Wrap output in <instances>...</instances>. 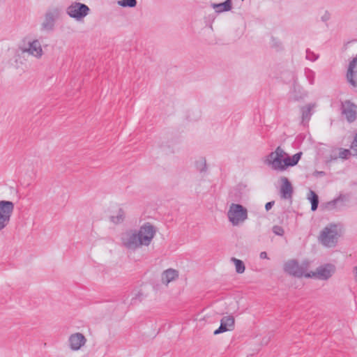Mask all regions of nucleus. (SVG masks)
<instances>
[{
  "instance_id": "nucleus-1",
  "label": "nucleus",
  "mask_w": 357,
  "mask_h": 357,
  "mask_svg": "<svg viewBox=\"0 0 357 357\" xmlns=\"http://www.w3.org/2000/svg\"><path fill=\"white\" fill-rule=\"evenodd\" d=\"M155 234V227L149 222L144 223L139 229L128 230L122 236L123 245L135 250L142 245L148 246Z\"/></svg>"
},
{
  "instance_id": "nucleus-2",
  "label": "nucleus",
  "mask_w": 357,
  "mask_h": 357,
  "mask_svg": "<svg viewBox=\"0 0 357 357\" xmlns=\"http://www.w3.org/2000/svg\"><path fill=\"white\" fill-rule=\"evenodd\" d=\"M302 152H298L290 156L280 146L271 152L266 157V164L273 170L284 172L288 167L296 166L301 158Z\"/></svg>"
},
{
  "instance_id": "nucleus-3",
  "label": "nucleus",
  "mask_w": 357,
  "mask_h": 357,
  "mask_svg": "<svg viewBox=\"0 0 357 357\" xmlns=\"http://www.w3.org/2000/svg\"><path fill=\"white\" fill-rule=\"evenodd\" d=\"M310 265V261L308 259L303 260L301 264L296 259H290L284 264L283 270L287 274L294 278H305Z\"/></svg>"
},
{
  "instance_id": "nucleus-4",
  "label": "nucleus",
  "mask_w": 357,
  "mask_h": 357,
  "mask_svg": "<svg viewBox=\"0 0 357 357\" xmlns=\"http://www.w3.org/2000/svg\"><path fill=\"white\" fill-rule=\"evenodd\" d=\"M229 220L235 226L248 218L247 209L239 204H231L227 213Z\"/></svg>"
},
{
  "instance_id": "nucleus-5",
  "label": "nucleus",
  "mask_w": 357,
  "mask_h": 357,
  "mask_svg": "<svg viewBox=\"0 0 357 357\" xmlns=\"http://www.w3.org/2000/svg\"><path fill=\"white\" fill-rule=\"evenodd\" d=\"M89 12V7L80 2H73L66 8V13L77 21L82 20Z\"/></svg>"
},
{
  "instance_id": "nucleus-6",
  "label": "nucleus",
  "mask_w": 357,
  "mask_h": 357,
  "mask_svg": "<svg viewBox=\"0 0 357 357\" xmlns=\"http://www.w3.org/2000/svg\"><path fill=\"white\" fill-rule=\"evenodd\" d=\"M61 13V10L58 7L49 8L45 13L44 21L41 24V30L53 31L55 22L59 18Z\"/></svg>"
},
{
  "instance_id": "nucleus-7",
  "label": "nucleus",
  "mask_w": 357,
  "mask_h": 357,
  "mask_svg": "<svg viewBox=\"0 0 357 357\" xmlns=\"http://www.w3.org/2000/svg\"><path fill=\"white\" fill-rule=\"evenodd\" d=\"M14 208L13 202L0 201V229H4L9 224Z\"/></svg>"
},
{
  "instance_id": "nucleus-8",
  "label": "nucleus",
  "mask_w": 357,
  "mask_h": 357,
  "mask_svg": "<svg viewBox=\"0 0 357 357\" xmlns=\"http://www.w3.org/2000/svg\"><path fill=\"white\" fill-rule=\"evenodd\" d=\"M335 271V267L334 265L331 264H326L319 266L315 272L310 271L307 273L305 278H315L319 280H327L333 275Z\"/></svg>"
},
{
  "instance_id": "nucleus-9",
  "label": "nucleus",
  "mask_w": 357,
  "mask_h": 357,
  "mask_svg": "<svg viewBox=\"0 0 357 357\" xmlns=\"http://www.w3.org/2000/svg\"><path fill=\"white\" fill-rule=\"evenodd\" d=\"M342 114L349 123H353L357 118V106L351 100H347L341 103Z\"/></svg>"
},
{
  "instance_id": "nucleus-10",
  "label": "nucleus",
  "mask_w": 357,
  "mask_h": 357,
  "mask_svg": "<svg viewBox=\"0 0 357 357\" xmlns=\"http://www.w3.org/2000/svg\"><path fill=\"white\" fill-rule=\"evenodd\" d=\"M337 231L328 227H325L319 236L320 241L326 247L335 246L337 242Z\"/></svg>"
},
{
  "instance_id": "nucleus-11",
  "label": "nucleus",
  "mask_w": 357,
  "mask_h": 357,
  "mask_svg": "<svg viewBox=\"0 0 357 357\" xmlns=\"http://www.w3.org/2000/svg\"><path fill=\"white\" fill-rule=\"evenodd\" d=\"M234 318L233 316L223 317L220 320V324L218 328L214 331V335H219L220 333L233 331L234 328Z\"/></svg>"
},
{
  "instance_id": "nucleus-12",
  "label": "nucleus",
  "mask_w": 357,
  "mask_h": 357,
  "mask_svg": "<svg viewBox=\"0 0 357 357\" xmlns=\"http://www.w3.org/2000/svg\"><path fill=\"white\" fill-rule=\"evenodd\" d=\"M68 341L70 348L73 351H77L85 344L86 339L83 334L76 333L70 336Z\"/></svg>"
},
{
  "instance_id": "nucleus-13",
  "label": "nucleus",
  "mask_w": 357,
  "mask_h": 357,
  "mask_svg": "<svg viewBox=\"0 0 357 357\" xmlns=\"http://www.w3.org/2000/svg\"><path fill=\"white\" fill-rule=\"evenodd\" d=\"M280 180L282 183L280 188L281 197L285 199H291L294 192L291 182L285 176L280 177Z\"/></svg>"
},
{
  "instance_id": "nucleus-14",
  "label": "nucleus",
  "mask_w": 357,
  "mask_h": 357,
  "mask_svg": "<svg viewBox=\"0 0 357 357\" xmlns=\"http://www.w3.org/2000/svg\"><path fill=\"white\" fill-rule=\"evenodd\" d=\"M349 201L347 195L340 194L337 197L325 204V208L329 210L335 208L337 206H344L345 203Z\"/></svg>"
},
{
  "instance_id": "nucleus-15",
  "label": "nucleus",
  "mask_w": 357,
  "mask_h": 357,
  "mask_svg": "<svg viewBox=\"0 0 357 357\" xmlns=\"http://www.w3.org/2000/svg\"><path fill=\"white\" fill-rule=\"evenodd\" d=\"M291 93H293V98L296 101L304 99L308 94L307 91L298 83L297 79L294 81Z\"/></svg>"
},
{
  "instance_id": "nucleus-16",
  "label": "nucleus",
  "mask_w": 357,
  "mask_h": 357,
  "mask_svg": "<svg viewBox=\"0 0 357 357\" xmlns=\"http://www.w3.org/2000/svg\"><path fill=\"white\" fill-rule=\"evenodd\" d=\"M25 51L29 52L30 54L36 56V58L41 57L43 54L41 45L38 40H34L33 41L29 43V48Z\"/></svg>"
},
{
  "instance_id": "nucleus-17",
  "label": "nucleus",
  "mask_w": 357,
  "mask_h": 357,
  "mask_svg": "<svg viewBox=\"0 0 357 357\" xmlns=\"http://www.w3.org/2000/svg\"><path fill=\"white\" fill-rule=\"evenodd\" d=\"M211 7L215 9L217 13H221L223 12H228L232 9V1L231 0H225L222 3H211Z\"/></svg>"
},
{
  "instance_id": "nucleus-18",
  "label": "nucleus",
  "mask_w": 357,
  "mask_h": 357,
  "mask_svg": "<svg viewBox=\"0 0 357 357\" xmlns=\"http://www.w3.org/2000/svg\"><path fill=\"white\" fill-rule=\"evenodd\" d=\"M178 277V272L172 268L165 271L162 275V282L164 284H169Z\"/></svg>"
},
{
  "instance_id": "nucleus-19",
  "label": "nucleus",
  "mask_w": 357,
  "mask_h": 357,
  "mask_svg": "<svg viewBox=\"0 0 357 357\" xmlns=\"http://www.w3.org/2000/svg\"><path fill=\"white\" fill-rule=\"evenodd\" d=\"M314 104H308L301 108L302 113V122L304 123L305 121L308 122L312 115V109L314 107Z\"/></svg>"
},
{
  "instance_id": "nucleus-20",
  "label": "nucleus",
  "mask_w": 357,
  "mask_h": 357,
  "mask_svg": "<svg viewBox=\"0 0 357 357\" xmlns=\"http://www.w3.org/2000/svg\"><path fill=\"white\" fill-rule=\"evenodd\" d=\"M307 198L311 204V211H317L319 203L318 195L314 190H310Z\"/></svg>"
},
{
  "instance_id": "nucleus-21",
  "label": "nucleus",
  "mask_w": 357,
  "mask_h": 357,
  "mask_svg": "<svg viewBox=\"0 0 357 357\" xmlns=\"http://www.w3.org/2000/svg\"><path fill=\"white\" fill-rule=\"evenodd\" d=\"M231 261L234 264L236 272L237 273L241 274L245 272V266L244 262L242 260L235 257H231Z\"/></svg>"
},
{
  "instance_id": "nucleus-22",
  "label": "nucleus",
  "mask_w": 357,
  "mask_h": 357,
  "mask_svg": "<svg viewBox=\"0 0 357 357\" xmlns=\"http://www.w3.org/2000/svg\"><path fill=\"white\" fill-rule=\"evenodd\" d=\"M125 213L122 208H119L118 213L116 215H112L110 217V220L115 223L119 224L121 223L124 220Z\"/></svg>"
},
{
  "instance_id": "nucleus-23",
  "label": "nucleus",
  "mask_w": 357,
  "mask_h": 357,
  "mask_svg": "<svg viewBox=\"0 0 357 357\" xmlns=\"http://www.w3.org/2000/svg\"><path fill=\"white\" fill-rule=\"evenodd\" d=\"M338 159V151L337 147H333L331 153L326 157V163L329 164Z\"/></svg>"
},
{
  "instance_id": "nucleus-24",
  "label": "nucleus",
  "mask_w": 357,
  "mask_h": 357,
  "mask_svg": "<svg viewBox=\"0 0 357 357\" xmlns=\"http://www.w3.org/2000/svg\"><path fill=\"white\" fill-rule=\"evenodd\" d=\"M305 76L306 79H307L310 84L313 85L314 84V79H315V73L308 68H305L304 70Z\"/></svg>"
},
{
  "instance_id": "nucleus-25",
  "label": "nucleus",
  "mask_w": 357,
  "mask_h": 357,
  "mask_svg": "<svg viewBox=\"0 0 357 357\" xmlns=\"http://www.w3.org/2000/svg\"><path fill=\"white\" fill-rule=\"evenodd\" d=\"M338 151V158L342 160H347L351 155V152L350 149H344V148H337Z\"/></svg>"
},
{
  "instance_id": "nucleus-26",
  "label": "nucleus",
  "mask_w": 357,
  "mask_h": 357,
  "mask_svg": "<svg viewBox=\"0 0 357 357\" xmlns=\"http://www.w3.org/2000/svg\"><path fill=\"white\" fill-rule=\"evenodd\" d=\"M195 167L201 173L206 172L207 170V165L206 160L204 158H201L200 160L196 161Z\"/></svg>"
},
{
  "instance_id": "nucleus-27",
  "label": "nucleus",
  "mask_w": 357,
  "mask_h": 357,
  "mask_svg": "<svg viewBox=\"0 0 357 357\" xmlns=\"http://www.w3.org/2000/svg\"><path fill=\"white\" fill-rule=\"evenodd\" d=\"M118 4L123 8H134L137 5V0H121Z\"/></svg>"
},
{
  "instance_id": "nucleus-28",
  "label": "nucleus",
  "mask_w": 357,
  "mask_h": 357,
  "mask_svg": "<svg viewBox=\"0 0 357 357\" xmlns=\"http://www.w3.org/2000/svg\"><path fill=\"white\" fill-rule=\"evenodd\" d=\"M143 293L139 291L130 301V305H135L137 302H141L144 298Z\"/></svg>"
},
{
  "instance_id": "nucleus-29",
  "label": "nucleus",
  "mask_w": 357,
  "mask_h": 357,
  "mask_svg": "<svg viewBox=\"0 0 357 357\" xmlns=\"http://www.w3.org/2000/svg\"><path fill=\"white\" fill-rule=\"evenodd\" d=\"M318 55L315 54L314 52H311L310 49H307L306 50V59L307 60L315 61L318 59Z\"/></svg>"
},
{
  "instance_id": "nucleus-30",
  "label": "nucleus",
  "mask_w": 357,
  "mask_h": 357,
  "mask_svg": "<svg viewBox=\"0 0 357 357\" xmlns=\"http://www.w3.org/2000/svg\"><path fill=\"white\" fill-rule=\"evenodd\" d=\"M273 232L277 236H283L284 231L281 226L275 225L273 227Z\"/></svg>"
},
{
  "instance_id": "nucleus-31",
  "label": "nucleus",
  "mask_w": 357,
  "mask_h": 357,
  "mask_svg": "<svg viewBox=\"0 0 357 357\" xmlns=\"http://www.w3.org/2000/svg\"><path fill=\"white\" fill-rule=\"evenodd\" d=\"M331 18V14L328 11L326 10L324 15L321 16V20L324 22H328Z\"/></svg>"
},
{
  "instance_id": "nucleus-32",
  "label": "nucleus",
  "mask_w": 357,
  "mask_h": 357,
  "mask_svg": "<svg viewBox=\"0 0 357 357\" xmlns=\"http://www.w3.org/2000/svg\"><path fill=\"white\" fill-rule=\"evenodd\" d=\"M275 204V202L274 201H271V202H268L265 205V208L266 210L268 211H269L270 209H271V208Z\"/></svg>"
},
{
  "instance_id": "nucleus-33",
  "label": "nucleus",
  "mask_w": 357,
  "mask_h": 357,
  "mask_svg": "<svg viewBox=\"0 0 357 357\" xmlns=\"http://www.w3.org/2000/svg\"><path fill=\"white\" fill-rule=\"evenodd\" d=\"M261 259H268V255L266 252H261L259 255Z\"/></svg>"
},
{
  "instance_id": "nucleus-34",
  "label": "nucleus",
  "mask_w": 357,
  "mask_h": 357,
  "mask_svg": "<svg viewBox=\"0 0 357 357\" xmlns=\"http://www.w3.org/2000/svg\"><path fill=\"white\" fill-rule=\"evenodd\" d=\"M314 174H315V175H319V176H324L326 174V173L323 171H316Z\"/></svg>"
},
{
  "instance_id": "nucleus-35",
  "label": "nucleus",
  "mask_w": 357,
  "mask_h": 357,
  "mask_svg": "<svg viewBox=\"0 0 357 357\" xmlns=\"http://www.w3.org/2000/svg\"><path fill=\"white\" fill-rule=\"evenodd\" d=\"M273 45L276 47H281V43L280 41H275Z\"/></svg>"
},
{
  "instance_id": "nucleus-36",
  "label": "nucleus",
  "mask_w": 357,
  "mask_h": 357,
  "mask_svg": "<svg viewBox=\"0 0 357 357\" xmlns=\"http://www.w3.org/2000/svg\"><path fill=\"white\" fill-rule=\"evenodd\" d=\"M354 274H355L356 280V281H357V266H355V267L354 268Z\"/></svg>"
},
{
  "instance_id": "nucleus-37",
  "label": "nucleus",
  "mask_w": 357,
  "mask_h": 357,
  "mask_svg": "<svg viewBox=\"0 0 357 357\" xmlns=\"http://www.w3.org/2000/svg\"><path fill=\"white\" fill-rule=\"evenodd\" d=\"M273 42H275V39L274 38H272Z\"/></svg>"
},
{
  "instance_id": "nucleus-38",
  "label": "nucleus",
  "mask_w": 357,
  "mask_h": 357,
  "mask_svg": "<svg viewBox=\"0 0 357 357\" xmlns=\"http://www.w3.org/2000/svg\"><path fill=\"white\" fill-rule=\"evenodd\" d=\"M3 229H0V231L2 230Z\"/></svg>"
}]
</instances>
